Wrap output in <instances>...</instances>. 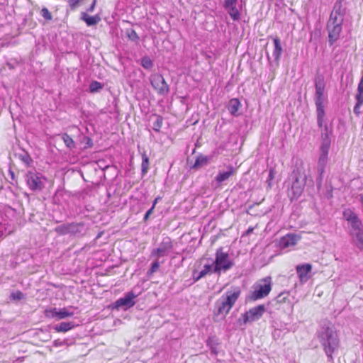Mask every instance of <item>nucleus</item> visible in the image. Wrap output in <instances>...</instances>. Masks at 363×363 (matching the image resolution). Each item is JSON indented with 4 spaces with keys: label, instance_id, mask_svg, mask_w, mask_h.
<instances>
[{
    "label": "nucleus",
    "instance_id": "nucleus-20",
    "mask_svg": "<svg viewBox=\"0 0 363 363\" xmlns=\"http://www.w3.org/2000/svg\"><path fill=\"white\" fill-rule=\"evenodd\" d=\"M296 269L300 281L305 282L308 279V274L311 271L312 265L311 264H300L297 265Z\"/></svg>",
    "mask_w": 363,
    "mask_h": 363
},
{
    "label": "nucleus",
    "instance_id": "nucleus-46",
    "mask_svg": "<svg viewBox=\"0 0 363 363\" xmlns=\"http://www.w3.org/2000/svg\"><path fill=\"white\" fill-rule=\"evenodd\" d=\"M237 0H225V7L233 6L236 4Z\"/></svg>",
    "mask_w": 363,
    "mask_h": 363
},
{
    "label": "nucleus",
    "instance_id": "nucleus-11",
    "mask_svg": "<svg viewBox=\"0 0 363 363\" xmlns=\"http://www.w3.org/2000/svg\"><path fill=\"white\" fill-rule=\"evenodd\" d=\"M349 234L351 237V242L359 250H363V225H359L350 228Z\"/></svg>",
    "mask_w": 363,
    "mask_h": 363
},
{
    "label": "nucleus",
    "instance_id": "nucleus-16",
    "mask_svg": "<svg viewBox=\"0 0 363 363\" xmlns=\"http://www.w3.org/2000/svg\"><path fill=\"white\" fill-rule=\"evenodd\" d=\"M327 29L328 30V41L330 45H332L340 37L342 31V24H335L332 26L327 25Z\"/></svg>",
    "mask_w": 363,
    "mask_h": 363
},
{
    "label": "nucleus",
    "instance_id": "nucleus-5",
    "mask_svg": "<svg viewBox=\"0 0 363 363\" xmlns=\"http://www.w3.org/2000/svg\"><path fill=\"white\" fill-rule=\"evenodd\" d=\"M272 290V278L267 277L261 279L254 286V290L248 295V300L255 301L257 300L265 298Z\"/></svg>",
    "mask_w": 363,
    "mask_h": 363
},
{
    "label": "nucleus",
    "instance_id": "nucleus-31",
    "mask_svg": "<svg viewBox=\"0 0 363 363\" xmlns=\"http://www.w3.org/2000/svg\"><path fill=\"white\" fill-rule=\"evenodd\" d=\"M18 158L27 166L30 165V164L33 162V160L30 157V155L26 151H23L22 153H19Z\"/></svg>",
    "mask_w": 363,
    "mask_h": 363
},
{
    "label": "nucleus",
    "instance_id": "nucleus-32",
    "mask_svg": "<svg viewBox=\"0 0 363 363\" xmlns=\"http://www.w3.org/2000/svg\"><path fill=\"white\" fill-rule=\"evenodd\" d=\"M142 174H145L149 169V158L147 155L144 152L142 155Z\"/></svg>",
    "mask_w": 363,
    "mask_h": 363
},
{
    "label": "nucleus",
    "instance_id": "nucleus-15",
    "mask_svg": "<svg viewBox=\"0 0 363 363\" xmlns=\"http://www.w3.org/2000/svg\"><path fill=\"white\" fill-rule=\"evenodd\" d=\"M87 227L84 222L69 223V235L81 237L86 233Z\"/></svg>",
    "mask_w": 363,
    "mask_h": 363
},
{
    "label": "nucleus",
    "instance_id": "nucleus-14",
    "mask_svg": "<svg viewBox=\"0 0 363 363\" xmlns=\"http://www.w3.org/2000/svg\"><path fill=\"white\" fill-rule=\"evenodd\" d=\"M330 134L331 131H329L328 126L325 125L321 133V145L320 147V152L328 154L331 143Z\"/></svg>",
    "mask_w": 363,
    "mask_h": 363
},
{
    "label": "nucleus",
    "instance_id": "nucleus-41",
    "mask_svg": "<svg viewBox=\"0 0 363 363\" xmlns=\"http://www.w3.org/2000/svg\"><path fill=\"white\" fill-rule=\"evenodd\" d=\"M159 267H160V262L158 261V259L157 258V259L152 264L151 267L150 268V269L147 272V274L150 275V274H154L155 272H157L158 270Z\"/></svg>",
    "mask_w": 363,
    "mask_h": 363
},
{
    "label": "nucleus",
    "instance_id": "nucleus-43",
    "mask_svg": "<svg viewBox=\"0 0 363 363\" xmlns=\"http://www.w3.org/2000/svg\"><path fill=\"white\" fill-rule=\"evenodd\" d=\"M82 1V0H68V4L71 10L74 11L78 8Z\"/></svg>",
    "mask_w": 363,
    "mask_h": 363
},
{
    "label": "nucleus",
    "instance_id": "nucleus-26",
    "mask_svg": "<svg viewBox=\"0 0 363 363\" xmlns=\"http://www.w3.org/2000/svg\"><path fill=\"white\" fill-rule=\"evenodd\" d=\"M344 0H337L334 4L332 13L339 16L343 17L345 15V11L342 9V2Z\"/></svg>",
    "mask_w": 363,
    "mask_h": 363
},
{
    "label": "nucleus",
    "instance_id": "nucleus-34",
    "mask_svg": "<svg viewBox=\"0 0 363 363\" xmlns=\"http://www.w3.org/2000/svg\"><path fill=\"white\" fill-rule=\"evenodd\" d=\"M328 161V154L320 152L319 158L318 161V167H325Z\"/></svg>",
    "mask_w": 363,
    "mask_h": 363
},
{
    "label": "nucleus",
    "instance_id": "nucleus-22",
    "mask_svg": "<svg viewBox=\"0 0 363 363\" xmlns=\"http://www.w3.org/2000/svg\"><path fill=\"white\" fill-rule=\"evenodd\" d=\"M274 49L273 50L272 55L274 57V60L278 62L282 54V47L281 45V40L279 38L276 37L274 38Z\"/></svg>",
    "mask_w": 363,
    "mask_h": 363
},
{
    "label": "nucleus",
    "instance_id": "nucleus-50",
    "mask_svg": "<svg viewBox=\"0 0 363 363\" xmlns=\"http://www.w3.org/2000/svg\"><path fill=\"white\" fill-rule=\"evenodd\" d=\"M202 277H200V272L197 273L196 272H194L193 279L194 281H197L201 279Z\"/></svg>",
    "mask_w": 363,
    "mask_h": 363
},
{
    "label": "nucleus",
    "instance_id": "nucleus-28",
    "mask_svg": "<svg viewBox=\"0 0 363 363\" xmlns=\"http://www.w3.org/2000/svg\"><path fill=\"white\" fill-rule=\"evenodd\" d=\"M153 117L155 118V121L152 123V129L156 132H159L162 126L163 118L160 115H154Z\"/></svg>",
    "mask_w": 363,
    "mask_h": 363
},
{
    "label": "nucleus",
    "instance_id": "nucleus-40",
    "mask_svg": "<svg viewBox=\"0 0 363 363\" xmlns=\"http://www.w3.org/2000/svg\"><path fill=\"white\" fill-rule=\"evenodd\" d=\"M275 174H276L275 169L274 168H270L269 171L268 178L267 179V183L268 187L272 186V182L274 179Z\"/></svg>",
    "mask_w": 363,
    "mask_h": 363
},
{
    "label": "nucleus",
    "instance_id": "nucleus-2",
    "mask_svg": "<svg viewBox=\"0 0 363 363\" xmlns=\"http://www.w3.org/2000/svg\"><path fill=\"white\" fill-rule=\"evenodd\" d=\"M325 82L323 76L321 74L317 75L315 78V93L314 96V101L316 106L317 123L319 128L323 127L325 117V109L323 105L325 101Z\"/></svg>",
    "mask_w": 363,
    "mask_h": 363
},
{
    "label": "nucleus",
    "instance_id": "nucleus-48",
    "mask_svg": "<svg viewBox=\"0 0 363 363\" xmlns=\"http://www.w3.org/2000/svg\"><path fill=\"white\" fill-rule=\"evenodd\" d=\"M361 106H362V105H359V104H355V106H354V110H353V111H354V113L357 116H359V113H360V111H359V109H360Z\"/></svg>",
    "mask_w": 363,
    "mask_h": 363
},
{
    "label": "nucleus",
    "instance_id": "nucleus-45",
    "mask_svg": "<svg viewBox=\"0 0 363 363\" xmlns=\"http://www.w3.org/2000/svg\"><path fill=\"white\" fill-rule=\"evenodd\" d=\"M356 99L357 104L362 105L363 104V93L358 92L356 95Z\"/></svg>",
    "mask_w": 363,
    "mask_h": 363
},
{
    "label": "nucleus",
    "instance_id": "nucleus-4",
    "mask_svg": "<svg viewBox=\"0 0 363 363\" xmlns=\"http://www.w3.org/2000/svg\"><path fill=\"white\" fill-rule=\"evenodd\" d=\"M215 260L213 261V273L220 275L222 272H226L231 269L234 265L232 260L229 259L228 252L223 250V247L218 248L215 255Z\"/></svg>",
    "mask_w": 363,
    "mask_h": 363
},
{
    "label": "nucleus",
    "instance_id": "nucleus-44",
    "mask_svg": "<svg viewBox=\"0 0 363 363\" xmlns=\"http://www.w3.org/2000/svg\"><path fill=\"white\" fill-rule=\"evenodd\" d=\"M24 295L21 291H16L15 293H12L11 297L13 300H21L23 298Z\"/></svg>",
    "mask_w": 363,
    "mask_h": 363
},
{
    "label": "nucleus",
    "instance_id": "nucleus-25",
    "mask_svg": "<svg viewBox=\"0 0 363 363\" xmlns=\"http://www.w3.org/2000/svg\"><path fill=\"white\" fill-rule=\"evenodd\" d=\"M72 322H62L55 326L54 329L56 332H67L74 327Z\"/></svg>",
    "mask_w": 363,
    "mask_h": 363
},
{
    "label": "nucleus",
    "instance_id": "nucleus-19",
    "mask_svg": "<svg viewBox=\"0 0 363 363\" xmlns=\"http://www.w3.org/2000/svg\"><path fill=\"white\" fill-rule=\"evenodd\" d=\"M227 169L228 170L225 172H219L216 177L215 180L218 184H221L224 182L227 181L230 177L235 174L236 169L235 167L230 165Z\"/></svg>",
    "mask_w": 363,
    "mask_h": 363
},
{
    "label": "nucleus",
    "instance_id": "nucleus-51",
    "mask_svg": "<svg viewBox=\"0 0 363 363\" xmlns=\"http://www.w3.org/2000/svg\"><path fill=\"white\" fill-rule=\"evenodd\" d=\"M284 294V293H281V294H280L277 297V302H281V301H285L286 297H285V296L282 297V296H283Z\"/></svg>",
    "mask_w": 363,
    "mask_h": 363
},
{
    "label": "nucleus",
    "instance_id": "nucleus-12",
    "mask_svg": "<svg viewBox=\"0 0 363 363\" xmlns=\"http://www.w3.org/2000/svg\"><path fill=\"white\" fill-rule=\"evenodd\" d=\"M136 297V294L133 291H129L124 296V297L118 298L114 303V308L116 309L122 308L124 310L130 308L135 304V298Z\"/></svg>",
    "mask_w": 363,
    "mask_h": 363
},
{
    "label": "nucleus",
    "instance_id": "nucleus-9",
    "mask_svg": "<svg viewBox=\"0 0 363 363\" xmlns=\"http://www.w3.org/2000/svg\"><path fill=\"white\" fill-rule=\"evenodd\" d=\"M150 84L159 95H167L169 92V87L165 79L160 74H152L150 77Z\"/></svg>",
    "mask_w": 363,
    "mask_h": 363
},
{
    "label": "nucleus",
    "instance_id": "nucleus-27",
    "mask_svg": "<svg viewBox=\"0 0 363 363\" xmlns=\"http://www.w3.org/2000/svg\"><path fill=\"white\" fill-rule=\"evenodd\" d=\"M342 22L343 17L339 16V15H335L331 12L327 25H330V26H332V25L335 24H342Z\"/></svg>",
    "mask_w": 363,
    "mask_h": 363
},
{
    "label": "nucleus",
    "instance_id": "nucleus-53",
    "mask_svg": "<svg viewBox=\"0 0 363 363\" xmlns=\"http://www.w3.org/2000/svg\"><path fill=\"white\" fill-rule=\"evenodd\" d=\"M161 199V197L160 196H157L153 201V203H152V206L151 208H153V209L155 208V205L157 204V203L158 202L159 200Z\"/></svg>",
    "mask_w": 363,
    "mask_h": 363
},
{
    "label": "nucleus",
    "instance_id": "nucleus-54",
    "mask_svg": "<svg viewBox=\"0 0 363 363\" xmlns=\"http://www.w3.org/2000/svg\"><path fill=\"white\" fill-rule=\"evenodd\" d=\"M253 230H254V228H252V227L249 228L246 230L245 234H246V235H250V233H252L253 232Z\"/></svg>",
    "mask_w": 363,
    "mask_h": 363
},
{
    "label": "nucleus",
    "instance_id": "nucleus-6",
    "mask_svg": "<svg viewBox=\"0 0 363 363\" xmlns=\"http://www.w3.org/2000/svg\"><path fill=\"white\" fill-rule=\"evenodd\" d=\"M266 311L264 305L261 304L249 309L242 313L238 320L240 325H246L259 320Z\"/></svg>",
    "mask_w": 363,
    "mask_h": 363
},
{
    "label": "nucleus",
    "instance_id": "nucleus-52",
    "mask_svg": "<svg viewBox=\"0 0 363 363\" xmlns=\"http://www.w3.org/2000/svg\"><path fill=\"white\" fill-rule=\"evenodd\" d=\"M85 140H86V144L89 147H91L93 145L92 140L90 138L86 137Z\"/></svg>",
    "mask_w": 363,
    "mask_h": 363
},
{
    "label": "nucleus",
    "instance_id": "nucleus-23",
    "mask_svg": "<svg viewBox=\"0 0 363 363\" xmlns=\"http://www.w3.org/2000/svg\"><path fill=\"white\" fill-rule=\"evenodd\" d=\"M210 157L203 155H200L197 157L194 164L191 167V169H198L208 164Z\"/></svg>",
    "mask_w": 363,
    "mask_h": 363
},
{
    "label": "nucleus",
    "instance_id": "nucleus-7",
    "mask_svg": "<svg viewBox=\"0 0 363 363\" xmlns=\"http://www.w3.org/2000/svg\"><path fill=\"white\" fill-rule=\"evenodd\" d=\"M291 177L294 181L291 189L289 190V194H291L292 198H298L301 196L304 189L306 176L298 169L293 172Z\"/></svg>",
    "mask_w": 363,
    "mask_h": 363
},
{
    "label": "nucleus",
    "instance_id": "nucleus-1",
    "mask_svg": "<svg viewBox=\"0 0 363 363\" xmlns=\"http://www.w3.org/2000/svg\"><path fill=\"white\" fill-rule=\"evenodd\" d=\"M318 338L328 361L333 359V354L338 349L340 340L333 325H323L318 332Z\"/></svg>",
    "mask_w": 363,
    "mask_h": 363
},
{
    "label": "nucleus",
    "instance_id": "nucleus-13",
    "mask_svg": "<svg viewBox=\"0 0 363 363\" xmlns=\"http://www.w3.org/2000/svg\"><path fill=\"white\" fill-rule=\"evenodd\" d=\"M74 315L73 311H69L67 308H63L59 311L56 308L45 310V315L48 318H57V320L65 319Z\"/></svg>",
    "mask_w": 363,
    "mask_h": 363
},
{
    "label": "nucleus",
    "instance_id": "nucleus-30",
    "mask_svg": "<svg viewBox=\"0 0 363 363\" xmlns=\"http://www.w3.org/2000/svg\"><path fill=\"white\" fill-rule=\"evenodd\" d=\"M65 145L69 149L72 150L75 147V143L73 139L67 133H64L62 136Z\"/></svg>",
    "mask_w": 363,
    "mask_h": 363
},
{
    "label": "nucleus",
    "instance_id": "nucleus-10",
    "mask_svg": "<svg viewBox=\"0 0 363 363\" xmlns=\"http://www.w3.org/2000/svg\"><path fill=\"white\" fill-rule=\"evenodd\" d=\"M172 249L173 242L172 239L169 237H165L160 243L159 247L152 250L150 256L157 259L162 257L168 256Z\"/></svg>",
    "mask_w": 363,
    "mask_h": 363
},
{
    "label": "nucleus",
    "instance_id": "nucleus-18",
    "mask_svg": "<svg viewBox=\"0 0 363 363\" xmlns=\"http://www.w3.org/2000/svg\"><path fill=\"white\" fill-rule=\"evenodd\" d=\"M343 218L350 223V228L362 223L357 215L350 208L343 211Z\"/></svg>",
    "mask_w": 363,
    "mask_h": 363
},
{
    "label": "nucleus",
    "instance_id": "nucleus-21",
    "mask_svg": "<svg viewBox=\"0 0 363 363\" xmlns=\"http://www.w3.org/2000/svg\"><path fill=\"white\" fill-rule=\"evenodd\" d=\"M80 19L84 21L88 26H93L98 24L101 18L99 14L95 16H89L86 12L81 13Z\"/></svg>",
    "mask_w": 363,
    "mask_h": 363
},
{
    "label": "nucleus",
    "instance_id": "nucleus-49",
    "mask_svg": "<svg viewBox=\"0 0 363 363\" xmlns=\"http://www.w3.org/2000/svg\"><path fill=\"white\" fill-rule=\"evenodd\" d=\"M96 3V0H94L92 4H91V6L87 9L88 12L94 11V10L95 9Z\"/></svg>",
    "mask_w": 363,
    "mask_h": 363
},
{
    "label": "nucleus",
    "instance_id": "nucleus-47",
    "mask_svg": "<svg viewBox=\"0 0 363 363\" xmlns=\"http://www.w3.org/2000/svg\"><path fill=\"white\" fill-rule=\"evenodd\" d=\"M153 210H154V209H153V208H150V209H149V210L145 213V216H144V218H143L144 221H146V220H148V218H149L150 216L152 213Z\"/></svg>",
    "mask_w": 363,
    "mask_h": 363
},
{
    "label": "nucleus",
    "instance_id": "nucleus-29",
    "mask_svg": "<svg viewBox=\"0 0 363 363\" xmlns=\"http://www.w3.org/2000/svg\"><path fill=\"white\" fill-rule=\"evenodd\" d=\"M55 231L60 235L69 234V223L62 224L57 226Z\"/></svg>",
    "mask_w": 363,
    "mask_h": 363
},
{
    "label": "nucleus",
    "instance_id": "nucleus-33",
    "mask_svg": "<svg viewBox=\"0 0 363 363\" xmlns=\"http://www.w3.org/2000/svg\"><path fill=\"white\" fill-rule=\"evenodd\" d=\"M126 35L130 40L138 43L140 38L135 30L132 28L127 29Z\"/></svg>",
    "mask_w": 363,
    "mask_h": 363
},
{
    "label": "nucleus",
    "instance_id": "nucleus-38",
    "mask_svg": "<svg viewBox=\"0 0 363 363\" xmlns=\"http://www.w3.org/2000/svg\"><path fill=\"white\" fill-rule=\"evenodd\" d=\"M141 65L146 69H150L152 65H153V63L152 62V60L147 57H143L142 60H141Z\"/></svg>",
    "mask_w": 363,
    "mask_h": 363
},
{
    "label": "nucleus",
    "instance_id": "nucleus-35",
    "mask_svg": "<svg viewBox=\"0 0 363 363\" xmlns=\"http://www.w3.org/2000/svg\"><path fill=\"white\" fill-rule=\"evenodd\" d=\"M213 264H205L203 269L200 272V277H204L206 274L213 273Z\"/></svg>",
    "mask_w": 363,
    "mask_h": 363
},
{
    "label": "nucleus",
    "instance_id": "nucleus-8",
    "mask_svg": "<svg viewBox=\"0 0 363 363\" xmlns=\"http://www.w3.org/2000/svg\"><path fill=\"white\" fill-rule=\"evenodd\" d=\"M26 181L28 188L33 191H41L45 187V178L39 172H28L26 174Z\"/></svg>",
    "mask_w": 363,
    "mask_h": 363
},
{
    "label": "nucleus",
    "instance_id": "nucleus-39",
    "mask_svg": "<svg viewBox=\"0 0 363 363\" xmlns=\"http://www.w3.org/2000/svg\"><path fill=\"white\" fill-rule=\"evenodd\" d=\"M325 168L322 167H318L317 166V172H318V177H317V183L318 185H321L323 178V174L325 173Z\"/></svg>",
    "mask_w": 363,
    "mask_h": 363
},
{
    "label": "nucleus",
    "instance_id": "nucleus-24",
    "mask_svg": "<svg viewBox=\"0 0 363 363\" xmlns=\"http://www.w3.org/2000/svg\"><path fill=\"white\" fill-rule=\"evenodd\" d=\"M240 106V101L238 99L234 98L230 100L228 109L232 115L237 116Z\"/></svg>",
    "mask_w": 363,
    "mask_h": 363
},
{
    "label": "nucleus",
    "instance_id": "nucleus-17",
    "mask_svg": "<svg viewBox=\"0 0 363 363\" xmlns=\"http://www.w3.org/2000/svg\"><path fill=\"white\" fill-rule=\"evenodd\" d=\"M300 240V236L295 234H287L282 237L279 241L281 248H287L293 247L296 245L297 242Z\"/></svg>",
    "mask_w": 363,
    "mask_h": 363
},
{
    "label": "nucleus",
    "instance_id": "nucleus-42",
    "mask_svg": "<svg viewBox=\"0 0 363 363\" xmlns=\"http://www.w3.org/2000/svg\"><path fill=\"white\" fill-rule=\"evenodd\" d=\"M40 13L42 16L46 20L50 21L52 18L51 13L47 8H43Z\"/></svg>",
    "mask_w": 363,
    "mask_h": 363
},
{
    "label": "nucleus",
    "instance_id": "nucleus-3",
    "mask_svg": "<svg viewBox=\"0 0 363 363\" xmlns=\"http://www.w3.org/2000/svg\"><path fill=\"white\" fill-rule=\"evenodd\" d=\"M240 295V290L235 289L233 291H228L216 303V315L225 316L234 306Z\"/></svg>",
    "mask_w": 363,
    "mask_h": 363
},
{
    "label": "nucleus",
    "instance_id": "nucleus-37",
    "mask_svg": "<svg viewBox=\"0 0 363 363\" xmlns=\"http://www.w3.org/2000/svg\"><path fill=\"white\" fill-rule=\"evenodd\" d=\"M102 89V85L100 82L94 81L89 85V91L91 93H95L99 91Z\"/></svg>",
    "mask_w": 363,
    "mask_h": 363
},
{
    "label": "nucleus",
    "instance_id": "nucleus-36",
    "mask_svg": "<svg viewBox=\"0 0 363 363\" xmlns=\"http://www.w3.org/2000/svg\"><path fill=\"white\" fill-rule=\"evenodd\" d=\"M227 8L229 9L228 13L230 16V17L234 21L238 20L240 18V13L238 10L236 9L235 5L233 6H230Z\"/></svg>",
    "mask_w": 363,
    "mask_h": 363
}]
</instances>
